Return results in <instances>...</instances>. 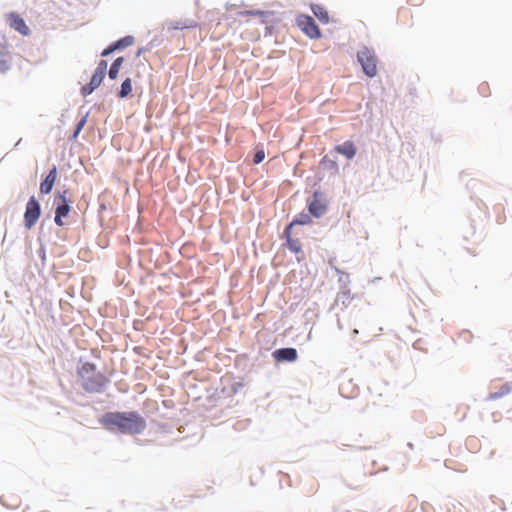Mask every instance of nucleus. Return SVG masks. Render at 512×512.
<instances>
[{
  "label": "nucleus",
  "instance_id": "obj_1",
  "mask_svg": "<svg viewBox=\"0 0 512 512\" xmlns=\"http://www.w3.org/2000/svg\"><path fill=\"white\" fill-rule=\"evenodd\" d=\"M101 427L113 435H140L147 427V422L137 410L106 411L98 417Z\"/></svg>",
  "mask_w": 512,
  "mask_h": 512
},
{
  "label": "nucleus",
  "instance_id": "obj_2",
  "mask_svg": "<svg viewBox=\"0 0 512 512\" xmlns=\"http://www.w3.org/2000/svg\"><path fill=\"white\" fill-rule=\"evenodd\" d=\"M76 373L81 380V387L87 393H103L110 379L101 371L97 370L94 362L80 358Z\"/></svg>",
  "mask_w": 512,
  "mask_h": 512
},
{
  "label": "nucleus",
  "instance_id": "obj_3",
  "mask_svg": "<svg viewBox=\"0 0 512 512\" xmlns=\"http://www.w3.org/2000/svg\"><path fill=\"white\" fill-rule=\"evenodd\" d=\"M68 190L57 189L53 194L52 210L54 212L53 223L58 227L69 225L72 215H76L73 209V202L67 196Z\"/></svg>",
  "mask_w": 512,
  "mask_h": 512
},
{
  "label": "nucleus",
  "instance_id": "obj_4",
  "mask_svg": "<svg viewBox=\"0 0 512 512\" xmlns=\"http://www.w3.org/2000/svg\"><path fill=\"white\" fill-rule=\"evenodd\" d=\"M50 214L41 220L39 225V232L37 242H44L53 246H60L61 243L66 242L68 239L67 231L64 227L55 226L54 223L49 222Z\"/></svg>",
  "mask_w": 512,
  "mask_h": 512
},
{
  "label": "nucleus",
  "instance_id": "obj_5",
  "mask_svg": "<svg viewBox=\"0 0 512 512\" xmlns=\"http://www.w3.org/2000/svg\"><path fill=\"white\" fill-rule=\"evenodd\" d=\"M306 210L315 219L323 217L329 210V202L326 193L320 188L315 189L311 196L306 199Z\"/></svg>",
  "mask_w": 512,
  "mask_h": 512
},
{
  "label": "nucleus",
  "instance_id": "obj_6",
  "mask_svg": "<svg viewBox=\"0 0 512 512\" xmlns=\"http://www.w3.org/2000/svg\"><path fill=\"white\" fill-rule=\"evenodd\" d=\"M295 25L310 40H319L323 37V33L314 17L300 12L295 17Z\"/></svg>",
  "mask_w": 512,
  "mask_h": 512
},
{
  "label": "nucleus",
  "instance_id": "obj_7",
  "mask_svg": "<svg viewBox=\"0 0 512 512\" xmlns=\"http://www.w3.org/2000/svg\"><path fill=\"white\" fill-rule=\"evenodd\" d=\"M356 58L365 76L374 78L377 75L378 58L372 48L363 46V48L357 52Z\"/></svg>",
  "mask_w": 512,
  "mask_h": 512
},
{
  "label": "nucleus",
  "instance_id": "obj_8",
  "mask_svg": "<svg viewBox=\"0 0 512 512\" xmlns=\"http://www.w3.org/2000/svg\"><path fill=\"white\" fill-rule=\"evenodd\" d=\"M42 214V206L40 201L31 195L25 205V211L23 215V226L25 230H31L39 221Z\"/></svg>",
  "mask_w": 512,
  "mask_h": 512
},
{
  "label": "nucleus",
  "instance_id": "obj_9",
  "mask_svg": "<svg viewBox=\"0 0 512 512\" xmlns=\"http://www.w3.org/2000/svg\"><path fill=\"white\" fill-rule=\"evenodd\" d=\"M318 169L319 171L316 173L318 181H322L324 179V175L321 174L322 171H329L330 177H335L339 175L340 168L337 160V155H335L332 151H329L319 161Z\"/></svg>",
  "mask_w": 512,
  "mask_h": 512
},
{
  "label": "nucleus",
  "instance_id": "obj_10",
  "mask_svg": "<svg viewBox=\"0 0 512 512\" xmlns=\"http://www.w3.org/2000/svg\"><path fill=\"white\" fill-rule=\"evenodd\" d=\"M135 37L133 35H125L119 39L109 43L100 53L101 57H108L115 52L124 51L129 46L133 45Z\"/></svg>",
  "mask_w": 512,
  "mask_h": 512
},
{
  "label": "nucleus",
  "instance_id": "obj_11",
  "mask_svg": "<svg viewBox=\"0 0 512 512\" xmlns=\"http://www.w3.org/2000/svg\"><path fill=\"white\" fill-rule=\"evenodd\" d=\"M271 356L276 365L294 363L298 360L299 354L295 347H281L272 351Z\"/></svg>",
  "mask_w": 512,
  "mask_h": 512
},
{
  "label": "nucleus",
  "instance_id": "obj_12",
  "mask_svg": "<svg viewBox=\"0 0 512 512\" xmlns=\"http://www.w3.org/2000/svg\"><path fill=\"white\" fill-rule=\"evenodd\" d=\"M6 22L10 28L22 36H30L32 31L26 24L24 18L18 12L11 11L6 14Z\"/></svg>",
  "mask_w": 512,
  "mask_h": 512
},
{
  "label": "nucleus",
  "instance_id": "obj_13",
  "mask_svg": "<svg viewBox=\"0 0 512 512\" xmlns=\"http://www.w3.org/2000/svg\"><path fill=\"white\" fill-rule=\"evenodd\" d=\"M58 177V168L55 164H53L49 170L41 175L40 180V194L41 195H48L52 192L53 187L56 183Z\"/></svg>",
  "mask_w": 512,
  "mask_h": 512
},
{
  "label": "nucleus",
  "instance_id": "obj_14",
  "mask_svg": "<svg viewBox=\"0 0 512 512\" xmlns=\"http://www.w3.org/2000/svg\"><path fill=\"white\" fill-rule=\"evenodd\" d=\"M335 155L340 154L348 161L352 160L357 154V147L353 140L349 139L343 143L336 144L331 150Z\"/></svg>",
  "mask_w": 512,
  "mask_h": 512
},
{
  "label": "nucleus",
  "instance_id": "obj_15",
  "mask_svg": "<svg viewBox=\"0 0 512 512\" xmlns=\"http://www.w3.org/2000/svg\"><path fill=\"white\" fill-rule=\"evenodd\" d=\"M104 79L105 78L99 75L98 73L93 72L89 82L81 86L80 94L83 97L91 95L97 88H99Z\"/></svg>",
  "mask_w": 512,
  "mask_h": 512
},
{
  "label": "nucleus",
  "instance_id": "obj_16",
  "mask_svg": "<svg viewBox=\"0 0 512 512\" xmlns=\"http://www.w3.org/2000/svg\"><path fill=\"white\" fill-rule=\"evenodd\" d=\"M309 8L313 14L314 19L316 18L321 24L327 25L330 23V14L327 8L318 3H311Z\"/></svg>",
  "mask_w": 512,
  "mask_h": 512
},
{
  "label": "nucleus",
  "instance_id": "obj_17",
  "mask_svg": "<svg viewBox=\"0 0 512 512\" xmlns=\"http://www.w3.org/2000/svg\"><path fill=\"white\" fill-rule=\"evenodd\" d=\"M359 392V386L355 384L352 379H349L346 382H342L339 385V393L342 397L355 398L359 395Z\"/></svg>",
  "mask_w": 512,
  "mask_h": 512
},
{
  "label": "nucleus",
  "instance_id": "obj_18",
  "mask_svg": "<svg viewBox=\"0 0 512 512\" xmlns=\"http://www.w3.org/2000/svg\"><path fill=\"white\" fill-rule=\"evenodd\" d=\"M226 381L229 388V393H231L232 396L238 394L246 385L242 377H234L227 375Z\"/></svg>",
  "mask_w": 512,
  "mask_h": 512
},
{
  "label": "nucleus",
  "instance_id": "obj_19",
  "mask_svg": "<svg viewBox=\"0 0 512 512\" xmlns=\"http://www.w3.org/2000/svg\"><path fill=\"white\" fill-rule=\"evenodd\" d=\"M89 114H90V111H87L85 114H83L80 117V119H78V121L76 122V124L74 126L72 133L68 136L69 142H74L78 139L81 131L83 130V128L85 127V125L88 122Z\"/></svg>",
  "mask_w": 512,
  "mask_h": 512
},
{
  "label": "nucleus",
  "instance_id": "obj_20",
  "mask_svg": "<svg viewBox=\"0 0 512 512\" xmlns=\"http://www.w3.org/2000/svg\"><path fill=\"white\" fill-rule=\"evenodd\" d=\"M284 15L273 19L261 20L262 24H265L264 36H272L276 33L278 25L283 21Z\"/></svg>",
  "mask_w": 512,
  "mask_h": 512
},
{
  "label": "nucleus",
  "instance_id": "obj_21",
  "mask_svg": "<svg viewBox=\"0 0 512 512\" xmlns=\"http://www.w3.org/2000/svg\"><path fill=\"white\" fill-rule=\"evenodd\" d=\"M11 69L9 51L7 45L0 43V73L4 74Z\"/></svg>",
  "mask_w": 512,
  "mask_h": 512
},
{
  "label": "nucleus",
  "instance_id": "obj_22",
  "mask_svg": "<svg viewBox=\"0 0 512 512\" xmlns=\"http://www.w3.org/2000/svg\"><path fill=\"white\" fill-rule=\"evenodd\" d=\"M133 92V86H132V79L130 77H126L121 85L120 88L116 91V96L119 99H127L132 96Z\"/></svg>",
  "mask_w": 512,
  "mask_h": 512
},
{
  "label": "nucleus",
  "instance_id": "obj_23",
  "mask_svg": "<svg viewBox=\"0 0 512 512\" xmlns=\"http://www.w3.org/2000/svg\"><path fill=\"white\" fill-rule=\"evenodd\" d=\"M124 62L125 58L123 56H118L112 61L108 69V78L110 80H116L118 78L120 69L122 68Z\"/></svg>",
  "mask_w": 512,
  "mask_h": 512
},
{
  "label": "nucleus",
  "instance_id": "obj_24",
  "mask_svg": "<svg viewBox=\"0 0 512 512\" xmlns=\"http://www.w3.org/2000/svg\"><path fill=\"white\" fill-rule=\"evenodd\" d=\"M314 217L307 211H301L292 218V225L307 226L313 224Z\"/></svg>",
  "mask_w": 512,
  "mask_h": 512
},
{
  "label": "nucleus",
  "instance_id": "obj_25",
  "mask_svg": "<svg viewBox=\"0 0 512 512\" xmlns=\"http://www.w3.org/2000/svg\"><path fill=\"white\" fill-rule=\"evenodd\" d=\"M510 392H512V381H507L502 384L497 391L490 393L487 396V400H498Z\"/></svg>",
  "mask_w": 512,
  "mask_h": 512
},
{
  "label": "nucleus",
  "instance_id": "obj_26",
  "mask_svg": "<svg viewBox=\"0 0 512 512\" xmlns=\"http://www.w3.org/2000/svg\"><path fill=\"white\" fill-rule=\"evenodd\" d=\"M283 246L293 254L302 253V244L300 240L296 237L284 240Z\"/></svg>",
  "mask_w": 512,
  "mask_h": 512
},
{
  "label": "nucleus",
  "instance_id": "obj_27",
  "mask_svg": "<svg viewBox=\"0 0 512 512\" xmlns=\"http://www.w3.org/2000/svg\"><path fill=\"white\" fill-rule=\"evenodd\" d=\"M253 17H261L262 20L273 19L284 15V13L273 10L252 9Z\"/></svg>",
  "mask_w": 512,
  "mask_h": 512
},
{
  "label": "nucleus",
  "instance_id": "obj_28",
  "mask_svg": "<svg viewBox=\"0 0 512 512\" xmlns=\"http://www.w3.org/2000/svg\"><path fill=\"white\" fill-rule=\"evenodd\" d=\"M190 27H192V25H188L181 21H170L166 22L163 30H165L167 33H170L172 31L183 30Z\"/></svg>",
  "mask_w": 512,
  "mask_h": 512
},
{
  "label": "nucleus",
  "instance_id": "obj_29",
  "mask_svg": "<svg viewBox=\"0 0 512 512\" xmlns=\"http://www.w3.org/2000/svg\"><path fill=\"white\" fill-rule=\"evenodd\" d=\"M265 159V149L263 144H257L254 151L252 163L258 165Z\"/></svg>",
  "mask_w": 512,
  "mask_h": 512
},
{
  "label": "nucleus",
  "instance_id": "obj_30",
  "mask_svg": "<svg viewBox=\"0 0 512 512\" xmlns=\"http://www.w3.org/2000/svg\"><path fill=\"white\" fill-rule=\"evenodd\" d=\"M335 272L339 275L338 283L340 285V288L344 289L348 286L350 283V275L347 272H344L338 267H334Z\"/></svg>",
  "mask_w": 512,
  "mask_h": 512
},
{
  "label": "nucleus",
  "instance_id": "obj_31",
  "mask_svg": "<svg viewBox=\"0 0 512 512\" xmlns=\"http://www.w3.org/2000/svg\"><path fill=\"white\" fill-rule=\"evenodd\" d=\"M221 399L219 395V388L207 389L206 401L209 405L214 406Z\"/></svg>",
  "mask_w": 512,
  "mask_h": 512
},
{
  "label": "nucleus",
  "instance_id": "obj_32",
  "mask_svg": "<svg viewBox=\"0 0 512 512\" xmlns=\"http://www.w3.org/2000/svg\"><path fill=\"white\" fill-rule=\"evenodd\" d=\"M295 225H292V220L290 222H288L284 229H283V232L280 234L279 238L281 240H286V239H289V238H294L293 236V229H294Z\"/></svg>",
  "mask_w": 512,
  "mask_h": 512
},
{
  "label": "nucleus",
  "instance_id": "obj_33",
  "mask_svg": "<svg viewBox=\"0 0 512 512\" xmlns=\"http://www.w3.org/2000/svg\"><path fill=\"white\" fill-rule=\"evenodd\" d=\"M219 388V395L222 398L232 397L231 393H229V388L226 381V376L221 378L220 381V387Z\"/></svg>",
  "mask_w": 512,
  "mask_h": 512
},
{
  "label": "nucleus",
  "instance_id": "obj_34",
  "mask_svg": "<svg viewBox=\"0 0 512 512\" xmlns=\"http://www.w3.org/2000/svg\"><path fill=\"white\" fill-rule=\"evenodd\" d=\"M39 244V247L37 249V255L41 261V265H42V268L45 267L46 265V260H47V256H46V245L44 242H38Z\"/></svg>",
  "mask_w": 512,
  "mask_h": 512
},
{
  "label": "nucleus",
  "instance_id": "obj_35",
  "mask_svg": "<svg viewBox=\"0 0 512 512\" xmlns=\"http://www.w3.org/2000/svg\"><path fill=\"white\" fill-rule=\"evenodd\" d=\"M95 73H98L102 77H106L108 75V62L107 60H100L97 67L93 71Z\"/></svg>",
  "mask_w": 512,
  "mask_h": 512
},
{
  "label": "nucleus",
  "instance_id": "obj_36",
  "mask_svg": "<svg viewBox=\"0 0 512 512\" xmlns=\"http://www.w3.org/2000/svg\"><path fill=\"white\" fill-rule=\"evenodd\" d=\"M164 40L163 34L155 35L149 42H148V48L151 50L153 48H156L162 44Z\"/></svg>",
  "mask_w": 512,
  "mask_h": 512
},
{
  "label": "nucleus",
  "instance_id": "obj_37",
  "mask_svg": "<svg viewBox=\"0 0 512 512\" xmlns=\"http://www.w3.org/2000/svg\"><path fill=\"white\" fill-rule=\"evenodd\" d=\"M150 49L148 48V45L146 46H143V47H139L137 48L136 50V53H135V57L138 58L140 57L141 55H143L146 51H149Z\"/></svg>",
  "mask_w": 512,
  "mask_h": 512
},
{
  "label": "nucleus",
  "instance_id": "obj_38",
  "mask_svg": "<svg viewBox=\"0 0 512 512\" xmlns=\"http://www.w3.org/2000/svg\"><path fill=\"white\" fill-rule=\"evenodd\" d=\"M295 255V258H296V261L298 263H301L302 261L305 260L306 256H305V252L304 250L302 249V253L301 254H294Z\"/></svg>",
  "mask_w": 512,
  "mask_h": 512
},
{
  "label": "nucleus",
  "instance_id": "obj_39",
  "mask_svg": "<svg viewBox=\"0 0 512 512\" xmlns=\"http://www.w3.org/2000/svg\"><path fill=\"white\" fill-rule=\"evenodd\" d=\"M251 12H252V9L251 10H243V11H240L238 13V15L242 16V17H245V16H252L253 17V14Z\"/></svg>",
  "mask_w": 512,
  "mask_h": 512
},
{
  "label": "nucleus",
  "instance_id": "obj_40",
  "mask_svg": "<svg viewBox=\"0 0 512 512\" xmlns=\"http://www.w3.org/2000/svg\"><path fill=\"white\" fill-rule=\"evenodd\" d=\"M486 88H487V85H486V84H481V85L478 87V90H479V92H480L482 95L486 96V95H485V92H484V91H486Z\"/></svg>",
  "mask_w": 512,
  "mask_h": 512
},
{
  "label": "nucleus",
  "instance_id": "obj_41",
  "mask_svg": "<svg viewBox=\"0 0 512 512\" xmlns=\"http://www.w3.org/2000/svg\"><path fill=\"white\" fill-rule=\"evenodd\" d=\"M140 349H141V347H138V346H136V347H134V348H133V350H134V352H135V353H139V350H140Z\"/></svg>",
  "mask_w": 512,
  "mask_h": 512
},
{
  "label": "nucleus",
  "instance_id": "obj_42",
  "mask_svg": "<svg viewBox=\"0 0 512 512\" xmlns=\"http://www.w3.org/2000/svg\"><path fill=\"white\" fill-rule=\"evenodd\" d=\"M358 333H359V332H358V330H357V329H354V330L352 331V335H353V337H355Z\"/></svg>",
  "mask_w": 512,
  "mask_h": 512
},
{
  "label": "nucleus",
  "instance_id": "obj_43",
  "mask_svg": "<svg viewBox=\"0 0 512 512\" xmlns=\"http://www.w3.org/2000/svg\"><path fill=\"white\" fill-rule=\"evenodd\" d=\"M407 446H408L410 449H413V448H414V445H413V443H411V442H408V443H407Z\"/></svg>",
  "mask_w": 512,
  "mask_h": 512
},
{
  "label": "nucleus",
  "instance_id": "obj_44",
  "mask_svg": "<svg viewBox=\"0 0 512 512\" xmlns=\"http://www.w3.org/2000/svg\"><path fill=\"white\" fill-rule=\"evenodd\" d=\"M0 502H1L2 505L7 506L5 501H4V499H3V497L0 498Z\"/></svg>",
  "mask_w": 512,
  "mask_h": 512
},
{
  "label": "nucleus",
  "instance_id": "obj_45",
  "mask_svg": "<svg viewBox=\"0 0 512 512\" xmlns=\"http://www.w3.org/2000/svg\"><path fill=\"white\" fill-rule=\"evenodd\" d=\"M106 209V205L105 204H101L100 205V210H105Z\"/></svg>",
  "mask_w": 512,
  "mask_h": 512
},
{
  "label": "nucleus",
  "instance_id": "obj_46",
  "mask_svg": "<svg viewBox=\"0 0 512 512\" xmlns=\"http://www.w3.org/2000/svg\"><path fill=\"white\" fill-rule=\"evenodd\" d=\"M232 5H230L229 3H226V7L229 8L231 7Z\"/></svg>",
  "mask_w": 512,
  "mask_h": 512
}]
</instances>
